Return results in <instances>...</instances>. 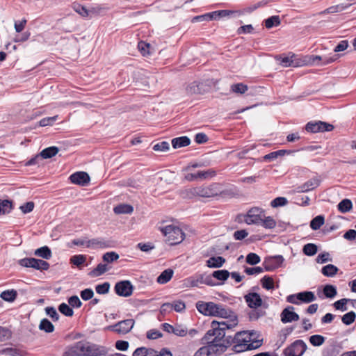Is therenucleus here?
Here are the masks:
<instances>
[{"label": "nucleus", "mask_w": 356, "mask_h": 356, "mask_svg": "<svg viewBox=\"0 0 356 356\" xmlns=\"http://www.w3.org/2000/svg\"><path fill=\"white\" fill-rule=\"evenodd\" d=\"M58 310L63 315L68 317L73 316L74 314L73 309L70 307V305L64 302L58 306Z\"/></svg>", "instance_id": "de8ad7c7"}, {"label": "nucleus", "mask_w": 356, "mask_h": 356, "mask_svg": "<svg viewBox=\"0 0 356 356\" xmlns=\"http://www.w3.org/2000/svg\"><path fill=\"white\" fill-rule=\"evenodd\" d=\"M74 10L82 17H86L90 16V11L88 10L86 7L80 4H74L73 6Z\"/></svg>", "instance_id": "864d4df0"}, {"label": "nucleus", "mask_w": 356, "mask_h": 356, "mask_svg": "<svg viewBox=\"0 0 356 356\" xmlns=\"http://www.w3.org/2000/svg\"><path fill=\"white\" fill-rule=\"evenodd\" d=\"M348 302L347 298H342L334 303V307L336 309L341 310L342 312L347 310L346 304Z\"/></svg>", "instance_id": "052dcab7"}, {"label": "nucleus", "mask_w": 356, "mask_h": 356, "mask_svg": "<svg viewBox=\"0 0 356 356\" xmlns=\"http://www.w3.org/2000/svg\"><path fill=\"white\" fill-rule=\"evenodd\" d=\"M323 291L325 296L327 298H333L337 293L336 287L331 284L325 285Z\"/></svg>", "instance_id": "4c0bfd02"}, {"label": "nucleus", "mask_w": 356, "mask_h": 356, "mask_svg": "<svg viewBox=\"0 0 356 356\" xmlns=\"http://www.w3.org/2000/svg\"><path fill=\"white\" fill-rule=\"evenodd\" d=\"M34 254L44 259H49L52 256L51 251L47 246H43L36 249Z\"/></svg>", "instance_id": "a878e982"}, {"label": "nucleus", "mask_w": 356, "mask_h": 356, "mask_svg": "<svg viewBox=\"0 0 356 356\" xmlns=\"http://www.w3.org/2000/svg\"><path fill=\"white\" fill-rule=\"evenodd\" d=\"M321 183L318 177H314L307 181L303 184L298 186L296 188V193H307L317 188Z\"/></svg>", "instance_id": "4468645a"}, {"label": "nucleus", "mask_w": 356, "mask_h": 356, "mask_svg": "<svg viewBox=\"0 0 356 356\" xmlns=\"http://www.w3.org/2000/svg\"><path fill=\"white\" fill-rule=\"evenodd\" d=\"M191 143V140L187 136H181L173 138L172 140V145L173 148L177 149L183 147H186Z\"/></svg>", "instance_id": "412c9836"}, {"label": "nucleus", "mask_w": 356, "mask_h": 356, "mask_svg": "<svg viewBox=\"0 0 356 356\" xmlns=\"http://www.w3.org/2000/svg\"><path fill=\"white\" fill-rule=\"evenodd\" d=\"M110 284L107 282L95 286V291L99 294H106L109 292Z\"/></svg>", "instance_id": "bf43d9fd"}, {"label": "nucleus", "mask_w": 356, "mask_h": 356, "mask_svg": "<svg viewBox=\"0 0 356 356\" xmlns=\"http://www.w3.org/2000/svg\"><path fill=\"white\" fill-rule=\"evenodd\" d=\"M84 342L78 341L67 348L63 356H84Z\"/></svg>", "instance_id": "dca6fc26"}, {"label": "nucleus", "mask_w": 356, "mask_h": 356, "mask_svg": "<svg viewBox=\"0 0 356 356\" xmlns=\"http://www.w3.org/2000/svg\"><path fill=\"white\" fill-rule=\"evenodd\" d=\"M86 261V256L83 254L74 255L70 258V263L79 268H81V266L83 265Z\"/></svg>", "instance_id": "a19ab883"}, {"label": "nucleus", "mask_w": 356, "mask_h": 356, "mask_svg": "<svg viewBox=\"0 0 356 356\" xmlns=\"http://www.w3.org/2000/svg\"><path fill=\"white\" fill-rule=\"evenodd\" d=\"M134 290V286L130 281L123 280L118 282L115 285V291L119 296L129 297Z\"/></svg>", "instance_id": "9b49d317"}, {"label": "nucleus", "mask_w": 356, "mask_h": 356, "mask_svg": "<svg viewBox=\"0 0 356 356\" xmlns=\"http://www.w3.org/2000/svg\"><path fill=\"white\" fill-rule=\"evenodd\" d=\"M261 283L262 286L267 290H270L274 288L273 280L272 277H270L269 276H267V275L264 276L261 280Z\"/></svg>", "instance_id": "8fccbe9b"}, {"label": "nucleus", "mask_w": 356, "mask_h": 356, "mask_svg": "<svg viewBox=\"0 0 356 356\" xmlns=\"http://www.w3.org/2000/svg\"><path fill=\"white\" fill-rule=\"evenodd\" d=\"M108 270L106 264H99L95 268L91 270L89 275L91 277H98L103 275Z\"/></svg>", "instance_id": "f704fd0d"}, {"label": "nucleus", "mask_w": 356, "mask_h": 356, "mask_svg": "<svg viewBox=\"0 0 356 356\" xmlns=\"http://www.w3.org/2000/svg\"><path fill=\"white\" fill-rule=\"evenodd\" d=\"M229 331L225 330V335L222 338V343L226 345V349L232 344H234L232 350L236 353H241L257 349L262 345L261 340H252V333H249L247 331L238 332L232 337L228 334Z\"/></svg>", "instance_id": "7ed1b4c3"}, {"label": "nucleus", "mask_w": 356, "mask_h": 356, "mask_svg": "<svg viewBox=\"0 0 356 356\" xmlns=\"http://www.w3.org/2000/svg\"><path fill=\"white\" fill-rule=\"evenodd\" d=\"M17 296V292L14 290H6L1 292L0 297L5 301L12 302H13Z\"/></svg>", "instance_id": "c756f323"}, {"label": "nucleus", "mask_w": 356, "mask_h": 356, "mask_svg": "<svg viewBox=\"0 0 356 356\" xmlns=\"http://www.w3.org/2000/svg\"><path fill=\"white\" fill-rule=\"evenodd\" d=\"M264 23L266 28L269 29L273 26H279L281 23V21L278 15H273L265 19Z\"/></svg>", "instance_id": "473e14b6"}, {"label": "nucleus", "mask_w": 356, "mask_h": 356, "mask_svg": "<svg viewBox=\"0 0 356 356\" xmlns=\"http://www.w3.org/2000/svg\"><path fill=\"white\" fill-rule=\"evenodd\" d=\"M188 333L187 328L183 325L177 324L174 326L173 334L178 337H185Z\"/></svg>", "instance_id": "3c124183"}, {"label": "nucleus", "mask_w": 356, "mask_h": 356, "mask_svg": "<svg viewBox=\"0 0 356 356\" xmlns=\"http://www.w3.org/2000/svg\"><path fill=\"white\" fill-rule=\"evenodd\" d=\"M1 353L7 356H23L22 351L13 348H7L3 349Z\"/></svg>", "instance_id": "603ef678"}, {"label": "nucleus", "mask_w": 356, "mask_h": 356, "mask_svg": "<svg viewBox=\"0 0 356 356\" xmlns=\"http://www.w3.org/2000/svg\"><path fill=\"white\" fill-rule=\"evenodd\" d=\"M102 259L105 262L111 263L119 259V254L115 252H108L103 255Z\"/></svg>", "instance_id": "6e6d98bb"}, {"label": "nucleus", "mask_w": 356, "mask_h": 356, "mask_svg": "<svg viewBox=\"0 0 356 356\" xmlns=\"http://www.w3.org/2000/svg\"><path fill=\"white\" fill-rule=\"evenodd\" d=\"M45 312L47 315H48L50 318H52L54 321H57L59 319V314H58L56 309L53 307H47L45 308Z\"/></svg>", "instance_id": "e2e57ef3"}, {"label": "nucleus", "mask_w": 356, "mask_h": 356, "mask_svg": "<svg viewBox=\"0 0 356 356\" xmlns=\"http://www.w3.org/2000/svg\"><path fill=\"white\" fill-rule=\"evenodd\" d=\"M244 299L249 307L257 309L262 305V299L259 294L252 292L246 294Z\"/></svg>", "instance_id": "f3484780"}, {"label": "nucleus", "mask_w": 356, "mask_h": 356, "mask_svg": "<svg viewBox=\"0 0 356 356\" xmlns=\"http://www.w3.org/2000/svg\"><path fill=\"white\" fill-rule=\"evenodd\" d=\"M152 355H155V350L145 347L138 348L133 353V356H150Z\"/></svg>", "instance_id": "72a5a7b5"}, {"label": "nucleus", "mask_w": 356, "mask_h": 356, "mask_svg": "<svg viewBox=\"0 0 356 356\" xmlns=\"http://www.w3.org/2000/svg\"><path fill=\"white\" fill-rule=\"evenodd\" d=\"M355 318H356L355 313L354 312L351 311V312H348L346 314H344L341 318V321H342L343 323H344L345 325H349L355 321Z\"/></svg>", "instance_id": "09e8293b"}, {"label": "nucleus", "mask_w": 356, "mask_h": 356, "mask_svg": "<svg viewBox=\"0 0 356 356\" xmlns=\"http://www.w3.org/2000/svg\"><path fill=\"white\" fill-rule=\"evenodd\" d=\"M70 179L73 184L86 186L90 181V177L85 172H77L71 175Z\"/></svg>", "instance_id": "a211bd4d"}, {"label": "nucleus", "mask_w": 356, "mask_h": 356, "mask_svg": "<svg viewBox=\"0 0 356 356\" xmlns=\"http://www.w3.org/2000/svg\"><path fill=\"white\" fill-rule=\"evenodd\" d=\"M294 307L292 306H288L282 310L280 314L281 321L283 323H291L293 321H297L299 320V315L293 312Z\"/></svg>", "instance_id": "2eb2a0df"}, {"label": "nucleus", "mask_w": 356, "mask_h": 356, "mask_svg": "<svg viewBox=\"0 0 356 356\" xmlns=\"http://www.w3.org/2000/svg\"><path fill=\"white\" fill-rule=\"evenodd\" d=\"M339 268L333 264H327L321 269L322 274L325 277H334L338 272Z\"/></svg>", "instance_id": "cd10ccee"}, {"label": "nucleus", "mask_w": 356, "mask_h": 356, "mask_svg": "<svg viewBox=\"0 0 356 356\" xmlns=\"http://www.w3.org/2000/svg\"><path fill=\"white\" fill-rule=\"evenodd\" d=\"M58 115L42 118L40 120L39 125L40 127L51 126L58 120Z\"/></svg>", "instance_id": "5fc2aeb1"}, {"label": "nucleus", "mask_w": 356, "mask_h": 356, "mask_svg": "<svg viewBox=\"0 0 356 356\" xmlns=\"http://www.w3.org/2000/svg\"><path fill=\"white\" fill-rule=\"evenodd\" d=\"M170 148V145L166 141H162L155 144L153 146V149L156 152H165Z\"/></svg>", "instance_id": "680f3d73"}, {"label": "nucleus", "mask_w": 356, "mask_h": 356, "mask_svg": "<svg viewBox=\"0 0 356 356\" xmlns=\"http://www.w3.org/2000/svg\"><path fill=\"white\" fill-rule=\"evenodd\" d=\"M38 328L47 333H51L54 331V325L47 318H43L40 321Z\"/></svg>", "instance_id": "c85d7f7f"}, {"label": "nucleus", "mask_w": 356, "mask_h": 356, "mask_svg": "<svg viewBox=\"0 0 356 356\" xmlns=\"http://www.w3.org/2000/svg\"><path fill=\"white\" fill-rule=\"evenodd\" d=\"M173 270L168 268L163 270L161 275L157 277L156 281L158 283L163 284L169 282L173 275Z\"/></svg>", "instance_id": "393cba45"}, {"label": "nucleus", "mask_w": 356, "mask_h": 356, "mask_svg": "<svg viewBox=\"0 0 356 356\" xmlns=\"http://www.w3.org/2000/svg\"><path fill=\"white\" fill-rule=\"evenodd\" d=\"M264 217V213L261 209L253 207L243 215V220L248 225H259Z\"/></svg>", "instance_id": "423d86ee"}, {"label": "nucleus", "mask_w": 356, "mask_h": 356, "mask_svg": "<svg viewBox=\"0 0 356 356\" xmlns=\"http://www.w3.org/2000/svg\"><path fill=\"white\" fill-rule=\"evenodd\" d=\"M220 193V185L214 183L209 186L197 187L198 196L202 197H211L218 195Z\"/></svg>", "instance_id": "9d476101"}, {"label": "nucleus", "mask_w": 356, "mask_h": 356, "mask_svg": "<svg viewBox=\"0 0 356 356\" xmlns=\"http://www.w3.org/2000/svg\"><path fill=\"white\" fill-rule=\"evenodd\" d=\"M325 218L323 216H317L310 222V227L313 230H317L324 224Z\"/></svg>", "instance_id": "c9c22d12"}, {"label": "nucleus", "mask_w": 356, "mask_h": 356, "mask_svg": "<svg viewBox=\"0 0 356 356\" xmlns=\"http://www.w3.org/2000/svg\"><path fill=\"white\" fill-rule=\"evenodd\" d=\"M232 12L227 10H217L214 12H211V15L213 16V19H218L221 17H225L227 16H229L230 13Z\"/></svg>", "instance_id": "0e129e2a"}, {"label": "nucleus", "mask_w": 356, "mask_h": 356, "mask_svg": "<svg viewBox=\"0 0 356 356\" xmlns=\"http://www.w3.org/2000/svg\"><path fill=\"white\" fill-rule=\"evenodd\" d=\"M259 225L266 229H273L276 226V222L272 217L268 216L264 219L262 218Z\"/></svg>", "instance_id": "37998d69"}, {"label": "nucleus", "mask_w": 356, "mask_h": 356, "mask_svg": "<svg viewBox=\"0 0 356 356\" xmlns=\"http://www.w3.org/2000/svg\"><path fill=\"white\" fill-rule=\"evenodd\" d=\"M334 129L333 125L321 121L308 122L305 126V130L311 133L330 131Z\"/></svg>", "instance_id": "f8f14e48"}, {"label": "nucleus", "mask_w": 356, "mask_h": 356, "mask_svg": "<svg viewBox=\"0 0 356 356\" xmlns=\"http://www.w3.org/2000/svg\"><path fill=\"white\" fill-rule=\"evenodd\" d=\"M19 264L23 267L33 268L40 270H46L49 268V264L48 262L32 257L24 258L19 260Z\"/></svg>", "instance_id": "39448f33"}, {"label": "nucleus", "mask_w": 356, "mask_h": 356, "mask_svg": "<svg viewBox=\"0 0 356 356\" xmlns=\"http://www.w3.org/2000/svg\"><path fill=\"white\" fill-rule=\"evenodd\" d=\"M296 56L294 54H292L291 56H285L284 58H280V65H282L284 67H296L297 65V63L294 62L293 58H295Z\"/></svg>", "instance_id": "c03bdc74"}, {"label": "nucleus", "mask_w": 356, "mask_h": 356, "mask_svg": "<svg viewBox=\"0 0 356 356\" xmlns=\"http://www.w3.org/2000/svg\"><path fill=\"white\" fill-rule=\"evenodd\" d=\"M59 149L57 147L52 146L47 148L44 149L40 152V156L42 159H50L55 156L58 152Z\"/></svg>", "instance_id": "7c9ffc66"}, {"label": "nucleus", "mask_w": 356, "mask_h": 356, "mask_svg": "<svg viewBox=\"0 0 356 356\" xmlns=\"http://www.w3.org/2000/svg\"><path fill=\"white\" fill-rule=\"evenodd\" d=\"M307 344L301 339H298L284 349L285 356H302L307 350Z\"/></svg>", "instance_id": "0eeeda50"}, {"label": "nucleus", "mask_w": 356, "mask_h": 356, "mask_svg": "<svg viewBox=\"0 0 356 356\" xmlns=\"http://www.w3.org/2000/svg\"><path fill=\"white\" fill-rule=\"evenodd\" d=\"M284 257L282 255H275L265 259L263 265L267 271H272L281 266L284 261Z\"/></svg>", "instance_id": "ddd939ff"}, {"label": "nucleus", "mask_w": 356, "mask_h": 356, "mask_svg": "<svg viewBox=\"0 0 356 356\" xmlns=\"http://www.w3.org/2000/svg\"><path fill=\"white\" fill-rule=\"evenodd\" d=\"M110 246L109 241H106L103 238H95L88 240V248H106Z\"/></svg>", "instance_id": "6ab92c4d"}, {"label": "nucleus", "mask_w": 356, "mask_h": 356, "mask_svg": "<svg viewBox=\"0 0 356 356\" xmlns=\"http://www.w3.org/2000/svg\"><path fill=\"white\" fill-rule=\"evenodd\" d=\"M337 209L339 212L346 213L351 211L353 209V203L349 199H343L337 204Z\"/></svg>", "instance_id": "b1692460"}, {"label": "nucleus", "mask_w": 356, "mask_h": 356, "mask_svg": "<svg viewBox=\"0 0 356 356\" xmlns=\"http://www.w3.org/2000/svg\"><path fill=\"white\" fill-rule=\"evenodd\" d=\"M325 341V338L320 334H314L309 337V342L314 346H321Z\"/></svg>", "instance_id": "49530a36"}, {"label": "nucleus", "mask_w": 356, "mask_h": 356, "mask_svg": "<svg viewBox=\"0 0 356 356\" xmlns=\"http://www.w3.org/2000/svg\"><path fill=\"white\" fill-rule=\"evenodd\" d=\"M351 6V4H338L335 6H330L327 8V9L318 13V15H324V14H334L337 13H340L348 8H349Z\"/></svg>", "instance_id": "aec40b11"}, {"label": "nucleus", "mask_w": 356, "mask_h": 356, "mask_svg": "<svg viewBox=\"0 0 356 356\" xmlns=\"http://www.w3.org/2000/svg\"><path fill=\"white\" fill-rule=\"evenodd\" d=\"M84 356H104L106 354L107 351L105 347L84 342Z\"/></svg>", "instance_id": "1a4fd4ad"}, {"label": "nucleus", "mask_w": 356, "mask_h": 356, "mask_svg": "<svg viewBox=\"0 0 356 356\" xmlns=\"http://www.w3.org/2000/svg\"><path fill=\"white\" fill-rule=\"evenodd\" d=\"M134 320L126 319L121 321L115 325H111L108 329L120 334H125L129 332L134 325Z\"/></svg>", "instance_id": "6e6552de"}, {"label": "nucleus", "mask_w": 356, "mask_h": 356, "mask_svg": "<svg viewBox=\"0 0 356 356\" xmlns=\"http://www.w3.org/2000/svg\"><path fill=\"white\" fill-rule=\"evenodd\" d=\"M196 308L199 312L205 316H218L226 319V321H213L211 323V329H213V323L220 325L218 331H220V329H222V331L231 330L238 325V321L236 314L229 308L221 304L198 301L196 303Z\"/></svg>", "instance_id": "f257e3e1"}, {"label": "nucleus", "mask_w": 356, "mask_h": 356, "mask_svg": "<svg viewBox=\"0 0 356 356\" xmlns=\"http://www.w3.org/2000/svg\"><path fill=\"white\" fill-rule=\"evenodd\" d=\"M181 195L184 198L191 199L198 196L197 187L190 188L184 190L181 192Z\"/></svg>", "instance_id": "a18cd8bd"}, {"label": "nucleus", "mask_w": 356, "mask_h": 356, "mask_svg": "<svg viewBox=\"0 0 356 356\" xmlns=\"http://www.w3.org/2000/svg\"><path fill=\"white\" fill-rule=\"evenodd\" d=\"M288 203V200L286 197H278L275 198L271 202L270 206L273 208H276L278 207H283L286 205Z\"/></svg>", "instance_id": "4d7b16f0"}, {"label": "nucleus", "mask_w": 356, "mask_h": 356, "mask_svg": "<svg viewBox=\"0 0 356 356\" xmlns=\"http://www.w3.org/2000/svg\"><path fill=\"white\" fill-rule=\"evenodd\" d=\"M113 211H114L115 213H116V214H122V213L129 214V213H131L133 212L134 208L132 206H131L129 204H119V205L116 206L113 209Z\"/></svg>", "instance_id": "2f4dec72"}, {"label": "nucleus", "mask_w": 356, "mask_h": 356, "mask_svg": "<svg viewBox=\"0 0 356 356\" xmlns=\"http://www.w3.org/2000/svg\"><path fill=\"white\" fill-rule=\"evenodd\" d=\"M218 323H213V329L209 330L202 339V343L207 346L201 347L195 356H211L224 353L226 350V345L222 343V338L225 335V331L218 328Z\"/></svg>", "instance_id": "f03ea898"}, {"label": "nucleus", "mask_w": 356, "mask_h": 356, "mask_svg": "<svg viewBox=\"0 0 356 356\" xmlns=\"http://www.w3.org/2000/svg\"><path fill=\"white\" fill-rule=\"evenodd\" d=\"M261 261V259L258 254L256 253H249L246 256V262L250 265H256L259 264Z\"/></svg>", "instance_id": "13d9d810"}, {"label": "nucleus", "mask_w": 356, "mask_h": 356, "mask_svg": "<svg viewBox=\"0 0 356 356\" xmlns=\"http://www.w3.org/2000/svg\"><path fill=\"white\" fill-rule=\"evenodd\" d=\"M163 337V334L158 330L152 329L147 331V338L149 339H156Z\"/></svg>", "instance_id": "338daca9"}, {"label": "nucleus", "mask_w": 356, "mask_h": 356, "mask_svg": "<svg viewBox=\"0 0 356 356\" xmlns=\"http://www.w3.org/2000/svg\"><path fill=\"white\" fill-rule=\"evenodd\" d=\"M245 273L247 275H257L260 274L264 272V270L261 267L257 266V267H246L245 268Z\"/></svg>", "instance_id": "774afa93"}, {"label": "nucleus", "mask_w": 356, "mask_h": 356, "mask_svg": "<svg viewBox=\"0 0 356 356\" xmlns=\"http://www.w3.org/2000/svg\"><path fill=\"white\" fill-rule=\"evenodd\" d=\"M161 231L171 245L180 243L184 238L185 235L183 231L179 227L172 225L162 227Z\"/></svg>", "instance_id": "20e7f679"}, {"label": "nucleus", "mask_w": 356, "mask_h": 356, "mask_svg": "<svg viewBox=\"0 0 356 356\" xmlns=\"http://www.w3.org/2000/svg\"><path fill=\"white\" fill-rule=\"evenodd\" d=\"M213 277L220 281H225L229 277V272L227 270H218L213 272Z\"/></svg>", "instance_id": "e433bc0d"}, {"label": "nucleus", "mask_w": 356, "mask_h": 356, "mask_svg": "<svg viewBox=\"0 0 356 356\" xmlns=\"http://www.w3.org/2000/svg\"><path fill=\"white\" fill-rule=\"evenodd\" d=\"M12 209V202L9 200H0V215L9 213Z\"/></svg>", "instance_id": "79ce46f5"}, {"label": "nucleus", "mask_w": 356, "mask_h": 356, "mask_svg": "<svg viewBox=\"0 0 356 356\" xmlns=\"http://www.w3.org/2000/svg\"><path fill=\"white\" fill-rule=\"evenodd\" d=\"M202 83L194 81L186 87V91L188 95L201 94L202 93Z\"/></svg>", "instance_id": "bb28decb"}, {"label": "nucleus", "mask_w": 356, "mask_h": 356, "mask_svg": "<svg viewBox=\"0 0 356 356\" xmlns=\"http://www.w3.org/2000/svg\"><path fill=\"white\" fill-rule=\"evenodd\" d=\"M138 47L140 53L143 54V56L149 55V49L150 48V44L148 43H146L143 41H140L138 42Z\"/></svg>", "instance_id": "69168bd1"}, {"label": "nucleus", "mask_w": 356, "mask_h": 356, "mask_svg": "<svg viewBox=\"0 0 356 356\" xmlns=\"http://www.w3.org/2000/svg\"><path fill=\"white\" fill-rule=\"evenodd\" d=\"M248 86L242 83H238L231 86V91L236 94H244L248 90Z\"/></svg>", "instance_id": "ea45409f"}, {"label": "nucleus", "mask_w": 356, "mask_h": 356, "mask_svg": "<svg viewBox=\"0 0 356 356\" xmlns=\"http://www.w3.org/2000/svg\"><path fill=\"white\" fill-rule=\"evenodd\" d=\"M225 263L222 257H212L207 261V266L209 268H220Z\"/></svg>", "instance_id": "5701e85b"}, {"label": "nucleus", "mask_w": 356, "mask_h": 356, "mask_svg": "<svg viewBox=\"0 0 356 356\" xmlns=\"http://www.w3.org/2000/svg\"><path fill=\"white\" fill-rule=\"evenodd\" d=\"M302 251L305 255L313 256L316 254L318 247L314 243H307L304 245Z\"/></svg>", "instance_id": "58836bf2"}, {"label": "nucleus", "mask_w": 356, "mask_h": 356, "mask_svg": "<svg viewBox=\"0 0 356 356\" xmlns=\"http://www.w3.org/2000/svg\"><path fill=\"white\" fill-rule=\"evenodd\" d=\"M298 300L299 302L309 303L316 300V296L312 291H303L298 293Z\"/></svg>", "instance_id": "4be33fe9"}]
</instances>
